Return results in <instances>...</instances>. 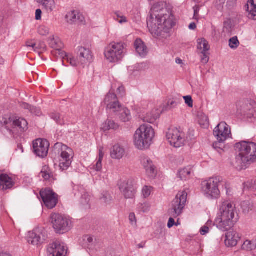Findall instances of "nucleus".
<instances>
[{"mask_svg": "<svg viewBox=\"0 0 256 256\" xmlns=\"http://www.w3.org/2000/svg\"><path fill=\"white\" fill-rule=\"evenodd\" d=\"M147 24L150 32L158 36L161 32H166L174 26V16L164 2L155 3L152 6Z\"/></svg>", "mask_w": 256, "mask_h": 256, "instance_id": "1", "label": "nucleus"}, {"mask_svg": "<svg viewBox=\"0 0 256 256\" xmlns=\"http://www.w3.org/2000/svg\"><path fill=\"white\" fill-rule=\"evenodd\" d=\"M239 220L238 210L236 204L230 200H223L220 202L219 212L214 220V224L222 232L228 231Z\"/></svg>", "mask_w": 256, "mask_h": 256, "instance_id": "2", "label": "nucleus"}, {"mask_svg": "<svg viewBox=\"0 0 256 256\" xmlns=\"http://www.w3.org/2000/svg\"><path fill=\"white\" fill-rule=\"evenodd\" d=\"M234 148L238 153L236 162L239 168H246L248 164L256 162V143L241 141L236 143Z\"/></svg>", "mask_w": 256, "mask_h": 256, "instance_id": "3", "label": "nucleus"}, {"mask_svg": "<svg viewBox=\"0 0 256 256\" xmlns=\"http://www.w3.org/2000/svg\"><path fill=\"white\" fill-rule=\"evenodd\" d=\"M155 132L152 127L148 124H142L134 134V144L139 150H147L152 144Z\"/></svg>", "mask_w": 256, "mask_h": 256, "instance_id": "4", "label": "nucleus"}, {"mask_svg": "<svg viewBox=\"0 0 256 256\" xmlns=\"http://www.w3.org/2000/svg\"><path fill=\"white\" fill-rule=\"evenodd\" d=\"M224 185L227 194H229V188L225 181H224L222 178L220 176H215L210 178L202 183V192L208 198L214 199L218 198L220 194L218 187Z\"/></svg>", "mask_w": 256, "mask_h": 256, "instance_id": "5", "label": "nucleus"}, {"mask_svg": "<svg viewBox=\"0 0 256 256\" xmlns=\"http://www.w3.org/2000/svg\"><path fill=\"white\" fill-rule=\"evenodd\" d=\"M187 196L188 194L186 192H179L175 198L172 201L171 208L168 210V214L171 216L168 223V228H172L175 224V221L173 218H177L182 214L186 206Z\"/></svg>", "mask_w": 256, "mask_h": 256, "instance_id": "6", "label": "nucleus"}, {"mask_svg": "<svg viewBox=\"0 0 256 256\" xmlns=\"http://www.w3.org/2000/svg\"><path fill=\"white\" fill-rule=\"evenodd\" d=\"M48 42L50 46L54 49L52 52V54L61 59L62 64L65 62L70 64H75L76 58L73 54L66 53L62 50L64 45L58 37L50 36L48 39Z\"/></svg>", "mask_w": 256, "mask_h": 256, "instance_id": "7", "label": "nucleus"}, {"mask_svg": "<svg viewBox=\"0 0 256 256\" xmlns=\"http://www.w3.org/2000/svg\"><path fill=\"white\" fill-rule=\"evenodd\" d=\"M54 151L58 156L59 167L62 170H66L71 165L74 156L72 150L62 143L56 144L54 147Z\"/></svg>", "mask_w": 256, "mask_h": 256, "instance_id": "8", "label": "nucleus"}, {"mask_svg": "<svg viewBox=\"0 0 256 256\" xmlns=\"http://www.w3.org/2000/svg\"><path fill=\"white\" fill-rule=\"evenodd\" d=\"M50 218L52 228L57 234H65L73 226L72 219L68 216L54 213L51 214Z\"/></svg>", "mask_w": 256, "mask_h": 256, "instance_id": "9", "label": "nucleus"}, {"mask_svg": "<svg viewBox=\"0 0 256 256\" xmlns=\"http://www.w3.org/2000/svg\"><path fill=\"white\" fill-rule=\"evenodd\" d=\"M126 46L124 42H111L105 50L106 58L112 63L121 60L126 52Z\"/></svg>", "mask_w": 256, "mask_h": 256, "instance_id": "10", "label": "nucleus"}, {"mask_svg": "<svg viewBox=\"0 0 256 256\" xmlns=\"http://www.w3.org/2000/svg\"><path fill=\"white\" fill-rule=\"evenodd\" d=\"M0 130H5V134L9 138H15L16 114L8 112L0 116Z\"/></svg>", "mask_w": 256, "mask_h": 256, "instance_id": "11", "label": "nucleus"}, {"mask_svg": "<svg viewBox=\"0 0 256 256\" xmlns=\"http://www.w3.org/2000/svg\"><path fill=\"white\" fill-rule=\"evenodd\" d=\"M166 136L170 144L174 148H179L186 144V138L184 134L176 128H169Z\"/></svg>", "mask_w": 256, "mask_h": 256, "instance_id": "12", "label": "nucleus"}, {"mask_svg": "<svg viewBox=\"0 0 256 256\" xmlns=\"http://www.w3.org/2000/svg\"><path fill=\"white\" fill-rule=\"evenodd\" d=\"M117 86L116 84H113L109 92L106 96L103 104L106 106L108 111L112 112H116L122 106L118 101L116 95L114 94V88Z\"/></svg>", "mask_w": 256, "mask_h": 256, "instance_id": "13", "label": "nucleus"}, {"mask_svg": "<svg viewBox=\"0 0 256 256\" xmlns=\"http://www.w3.org/2000/svg\"><path fill=\"white\" fill-rule=\"evenodd\" d=\"M214 134L219 142H224L232 138L230 128L226 122H221L214 128Z\"/></svg>", "mask_w": 256, "mask_h": 256, "instance_id": "14", "label": "nucleus"}, {"mask_svg": "<svg viewBox=\"0 0 256 256\" xmlns=\"http://www.w3.org/2000/svg\"><path fill=\"white\" fill-rule=\"evenodd\" d=\"M49 147V142L45 139L38 138L32 142L33 152L40 158L47 156Z\"/></svg>", "mask_w": 256, "mask_h": 256, "instance_id": "15", "label": "nucleus"}, {"mask_svg": "<svg viewBox=\"0 0 256 256\" xmlns=\"http://www.w3.org/2000/svg\"><path fill=\"white\" fill-rule=\"evenodd\" d=\"M40 196L45 204L49 209L56 206L58 202L56 194L50 189L46 188L40 191Z\"/></svg>", "mask_w": 256, "mask_h": 256, "instance_id": "16", "label": "nucleus"}, {"mask_svg": "<svg viewBox=\"0 0 256 256\" xmlns=\"http://www.w3.org/2000/svg\"><path fill=\"white\" fill-rule=\"evenodd\" d=\"M27 238L28 242L34 246L41 244L46 239L43 230L38 228L29 232Z\"/></svg>", "mask_w": 256, "mask_h": 256, "instance_id": "17", "label": "nucleus"}, {"mask_svg": "<svg viewBox=\"0 0 256 256\" xmlns=\"http://www.w3.org/2000/svg\"><path fill=\"white\" fill-rule=\"evenodd\" d=\"M120 190L126 198H133L136 190L132 180H128L122 182L120 185Z\"/></svg>", "mask_w": 256, "mask_h": 256, "instance_id": "18", "label": "nucleus"}, {"mask_svg": "<svg viewBox=\"0 0 256 256\" xmlns=\"http://www.w3.org/2000/svg\"><path fill=\"white\" fill-rule=\"evenodd\" d=\"M66 252V247L64 244H60L59 242L50 244L48 248V252L50 256H64Z\"/></svg>", "mask_w": 256, "mask_h": 256, "instance_id": "19", "label": "nucleus"}, {"mask_svg": "<svg viewBox=\"0 0 256 256\" xmlns=\"http://www.w3.org/2000/svg\"><path fill=\"white\" fill-rule=\"evenodd\" d=\"M65 20L66 22L70 24L78 23L84 24L85 23L84 16L77 10H72L68 12L65 16Z\"/></svg>", "mask_w": 256, "mask_h": 256, "instance_id": "20", "label": "nucleus"}, {"mask_svg": "<svg viewBox=\"0 0 256 256\" xmlns=\"http://www.w3.org/2000/svg\"><path fill=\"white\" fill-rule=\"evenodd\" d=\"M197 48L202 53V63H207L208 61V57L206 52L210 48V45L208 41L204 38H200L197 40Z\"/></svg>", "mask_w": 256, "mask_h": 256, "instance_id": "21", "label": "nucleus"}, {"mask_svg": "<svg viewBox=\"0 0 256 256\" xmlns=\"http://www.w3.org/2000/svg\"><path fill=\"white\" fill-rule=\"evenodd\" d=\"M78 55L82 62L92 63L94 62V56L91 50L84 46L78 47Z\"/></svg>", "mask_w": 256, "mask_h": 256, "instance_id": "22", "label": "nucleus"}, {"mask_svg": "<svg viewBox=\"0 0 256 256\" xmlns=\"http://www.w3.org/2000/svg\"><path fill=\"white\" fill-rule=\"evenodd\" d=\"M141 162L146 170L148 176L154 178L156 176V170L151 160L147 156L142 158Z\"/></svg>", "mask_w": 256, "mask_h": 256, "instance_id": "23", "label": "nucleus"}, {"mask_svg": "<svg viewBox=\"0 0 256 256\" xmlns=\"http://www.w3.org/2000/svg\"><path fill=\"white\" fill-rule=\"evenodd\" d=\"M240 236L235 230H230L226 234L224 243L228 247H234L237 245Z\"/></svg>", "mask_w": 256, "mask_h": 256, "instance_id": "24", "label": "nucleus"}, {"mask_svg": "<svg viewBox=\"0 0 256 256\" xmlns=\"http://www.w3.org/2000/svg\"><path fill=\"white\" fill-rule=\"evenodd\" d=\"M114 113L117 116L119 120L122 122H130L132 119V116L130 110L126 107L122 106L118 111Z\"/></svg>", "mask_w": 256, "mask_h": 256, "instance_id": "25", "label": "nucleus"}, {"mask_svg": "<svg viewBox=\"0 0 256 256\" xmlns=\"http://www.w3.org/2000/svg\"><path fill=\"white\" fill-rule=\"evenodd\" d=\"M74 190L78 191V193H75L74 194L80 196L82 204H88L90 199V196L83 186H76Z\"/></svg>", "mask_w": 256, "mask_h": 256, "instance_id": "26", "label": "nucleus"}, {"mask_svg": "<svg viewBox=\"0 0 256 256\" xmlns=\"http://www.w3.org/2000/svg\"><path fill=\"white\" fill-rule=\"evenodd\" d=\"M14 186L12 178L5 174H0V190H5L11 188Z\"/></svg>", "mask_w": 256, "mask_h": 256, "instance_id": "27", "label": "nucleus"}, {"mask_svg": "<svg viewBox=\"0 0 256 256\" xmlns=\"http://www.w3.org/2000/svg\"><path fill=\"white\" fill-rule=\"evenodd\" d=\"M99 202L104 206H110L113 202V198L112 194L108 190H102L100 194Z\"/></svg>", "mask_w": 256, "mask_h": 256, "instance_id": "28", "label": "nucleus"}, {"mask_svg": "<svg viewBox=\"0 0 256 256\" xmlns=\"http://www.w3.org/2000/svg\"><path fill=\"white\" fill-rule=\"evenodd\" d=\"M36 2L42 10L48 13L52 12L56 8L54 0H36Z\"/></svg>", "mask_w": 256, "mask_h": 256, "instance_id": "29", "label": "nucleus"}, {"mask_svg": "<svg viewBox=\"0 0 256 256\" xmlns=\"http://www.w3.org/2000/svg\"><path fill=\"white\" fill-rule=\"evenodd\" d=\"M134 46L136 53L140 56L144 58L147 54V48L140 39H136L134 42Z\"/></svg>", "mask_w": 256, "mask_h": 256, "instance_id": "30", "label": "nucleus"}, {"mask_svg": "<svg viewBox=\"0 0 256 256\" xmlns=\"http://www.w3.org/2000/svg\"><path fill=\"white\" fill-rule=\"evenodd\" d=\"M248 17L256 20V0H248L246 4Z\"/></svg>", "mask_w": 256, "mask_h": 256, "instance_id": "31", "label": "nucleus"}, {"mask_svg": "<svg viewBox=\"0 0 256 256\" xmlns=\"http://www.w3.org/2000/svg\"><path fill=\"white\" fill-rule=\"evenodd\" d=\"M124 154V150L119 144L114 145L110 150V156L114 159H120Z\"/></svg>", "mask_w": 256, "mask_h": 256, "instance_id": "32", "label": "nucleus"}, {"mask_svg": "<svg viewBox=\"0 0 256 256\" xmlns=\"http://www.w3.org/2000/svg\"><path fill=\"white\" fill-rule=\"evenodd\" d=\"M192 172V168L189 166L180 169L178 172L177 176L180 180H186L190 178Z\"/></svg>", "mask_w": 256, "mask_h": 256, "instance_id": "33", "label": "nucleus"}, {"mask_svg": "<svg viewBox=\"0 0 256 256\" xmlns=\"http://www.w3.org/2000/svg\"><path fill=\"white\" fill-rule=\"evenodd\" d=\"M119 128L118 124L112 120H106L101 126V129L104 131H108L110 130H116Z\"/></svg>", "mask_w": 256, "mask_h": 256, "instance_id": "34", "label": "nucleus"}, {"mask_svg": "<svg viewBox=\"0 0 256 256\" xmlns=\"http://www.w3.org/2000/svg\"><path fill=\"white\" fill-rule=\"evenodd\" d=\"M113 18L115 21L120 24L128 23V18L120 11L114 12Z\"/></svg>", "mask_w": 256, "mask_h": 256, "instance_id": "35", "label": "nucleus"}, {"mask_svg": "<svg viewBox=\"0 0 256 256\" xmlns=\"http://www.w3.org/2000/svg\"><path fill=\"white\" fill-rule=\"evenodd\" d=\"M28 130V122L22 118L17 120V132L24 133Z\"/></svg>", "mask_w": 256, "mask_h": 256, "instance_id": "36", "label": "nucleus"}, {"mask_svg": "<svg viewBox=\"0 0 256 256\" xmlns=\"http://www.w3.org/2000/svg\"><path fill=\"white\" fill-rule=\"evenodd\" d=\"M28 46L32 47L34 50H38V52H42L46 50V45L44 42H38L36 43H32V44H28Z\"/></svg>", "mask_w": 256, "mask_h": 256, "instance_id": "37", "label": "nucleus"}, {"mask_svg": "<svg viewBox=\"0 0 256 256\" xmlns=\"http://www.w3.org/2000/svg\"><path fill=\"white\" fill-rule=\"evenodd\" d=\"M198 122L199 124L204 128L208 126V118L206 115L204 114H200L198 115Z\"/></svg>", "mask_w": 256, "mask_h": 256, "instance_id": "38", "label": "nucleus"}, {"mask_svg": "<svg viewBox=\"0 0 256 256\" xmlns=\"http://www.w3.org/2000/svg\"><path fill=\"white\" fill-rule=\"evenodd\" d=\"M50 118L58 124L62 125L65 124L66 120L64 117L60 113L53 112L51 114Z\"/></svg>", "mask_w": 256, "mask_h": 256, "instance_id": "39", "label": "nucleus"}, {"mask_svg": "<svg viewBox=\"0 0 256 256\" xmlns=\"http://www.w3.org/2000/svg\"><path fill=\"white\" fill-rule=\"evenodd\" d=\"M256 248V243L254 241L246 240L242 246V249L247 251H252Z\"/></svg>", "mask_w": 256, "mask_h": 256, "instance_id": "40", "label": "nucleus"}, {"mask_svg": "<svg viewBox=\"0 0 256 256\" xmlns=\"http://www.w3.org/2000/svg\"><path fill=\"white\" fill-rule=\"evenodd\" d=\"M153 190V188L151 186H144L142 190V197L144 198H148Z\"/></svg>", "mask_w": 256, "mask_h": 256, "instance_id": "41", "label": "nucleus"}, {"mask_svg": "<svg viewBox=\"0 0 256 256\" xmlns=\"http://www.w3.org/2000/svg\"><path fill=\"white\" fill-rule=\"evenodd\" d=\"M232 21L230 18H226L224 22V31L227 32H230L232 29Z\"/></svg>", "mask_w": 256, "mask_h": 256, "instance_id": "42", "label": "nucleus"}, {"mask_svg": "<svg viewBox=\"0 0 256 256\" xmlns=\"http://www.w3.org/2000/svg\"><path fill=\"white\" fill-rule=\"evenodd\" d=\"M157 118V116L152 112L147 113L142 118L144 122L148 123H153Z\"/></svg>", "mask_w": 256, "mask_h": 256, "instance_id": "43", "label": "nucleus"}, {"mask_svg": "<svg viewBox=\"0 0 256 256\" xmlns=\"http://www.w3.org/2000/svg\"><path fill=\"white\" fill-rule=\"evenodd\" d=\"M150 204L147 202L141 203L138 205L137 208L140 212H146L150 210Z\"/></svg>", "mask_w": 256, "mask_h": 256, "instance_id": "44", "label": "nucleus"}, {"mask_svg": "<svg viewBox=\"0 0 256 256\" xmlns=\"http://www.w3.org/2000/svg\"><path fill=\"white\" fill-rule=\"evenodd\" d=\"M38 32L41 36H46L50 33V28L46 26L41 25L38 28Z\"/></svg>", "mask_w": 256, "mask_h": 256, "instance_id": "45", "label": "nucleus"}, {"mask_svg": "<svg viewBox=\"0 0 256 256\" xmlns=\"http://www.w3.org/2000/svg\"><path fill=\"white\" fill-rule=\"evenodd\" d=\"M240 44L237 36H234L229 40V46L232 49L236 48Z\"/></svg>", "mask_w": 256, "mask_h": 256, "instance_id": "46", "label": "nucleus"}, {"mask_svg": "<svg viewBox=\"0 0 256 256\" xmlns=\"http://www.w3.org/2000/svg\"><path fill=\"white\" fill-rule=\"evenodd\" d=\"M178 104V102L177 100L174 98H169L168 102H167V106L168 109H170L172 108H174L177 106V105Z\"/></svg>", "mask_w": 256, "mask_h": 256, "instance_id": "47", "label": "nucleus"}, {"mask_svg": "<svg viewBox=\"0 0 256 256\" xmlns=\"http://www.w3.org/2000/svg\"><path fill=\"white\" fill-rule=\"evenodd\" d=\"M91 169L96 172L100 171L102 169V160H97L96 163L92 166Z\"/></svg>", "mask_w": 256, "mask_h": 256, "instance_id": "48", "label": "nucleus"}, {"mask_svg": "<svg viewBox=\"0 0 256 256\" xmlns=\"http://www.w3.org/2000/svg\"><path fill=\"white\" fill-rule=\"evenodd\" d=\"M245 186L252 190H256V180H251L245 183Z\"/></svg>", "mask_w": 256, "mask_h": 256, "instance_id": "49", "label": "nucleus"}, {"mask_svg": "<svg viewBox=\"0 0 256 256\" xmlns=\"http://www.w3.org/2000/svg\"><path fill=\"white\" fill-rule=\"evenodd\" d=\"M30 111V112L36 116H40L42 114V112L40 108L34 107L31 106Z\"/></svg>", "mask_w": 256, "mask_h": 256, "instance_id": "50", "label": "nucleus"}, {"mask_svg": "<svg viewBox=\"0 0 256 256\" xmlns=\"http://www.w3.org/2000/svg\"><path fill=\"white\" fill-rule=\"evenodd\" d=\"M185 103L190 108H192L193 106V100H192V96H184L183 97Z\"/></svg>", "mask_w": 256, "mask_h": 256, "instance_id": "51", "label": "nucleus"}, {"mask_svg": "<svg viewBox=\"0 0 256 256\" xmlns=\"http://www.w3.org/2000/svg\"><path fill=\"white\" fill-rule=\"evenodd\" d=\"M117 93L119 96L123 97L125 95V89L123 86L119 84L117 88Z\"/></svg>", "mask_w": 256, "mask_h": 256, "instance_id": "52", "label": "nucleus"}, {"mask_svg": "<svg viewBox=\"0 0 256 256\" xmlns=\"http://www.w3.org/2000/svg\"><path fill=\"white\" fill-rule=\"evenodd\" d=\"M209 223H210V224L212 223V221H210V222L208 221L206 224V226H204L200 228V232L201 234L205 235L208 232L209 228L208 226L209 224Z\"/></svg>", "mask_w": 256, "mask_h": 256, "instance_id": "53", "label": "nucleus"}, {"mask_svg": "<svg viewBox=\"0 0 256 256\" xmlns=\"http://www.w3.org/2000/svg\"><path fill=\"white\" fill-rule=\"evenodd\" d=\"M226 0H216V6L219 10H222L223 8L224 5L226 2Z\"/></svg>", "mask_w": 256, "mask_h": 256, "instance_id": "54", "label": "nucleus"}, {"mask_svg": "<svg viewBox=\"0 0 256 256\" xmlns=\"http://www.w3.org/2000/svg\"><path fill=\"white\" fill-rule=\"evenodd\" d=\"M246 107H248V106H244V114H246V115H247V116L248 117V118H251V117H254V114H253V110H252L251 112V110H250V112H248L247 111L248 109L246 108Z\"/></svg>", "mask_w": 256, "mask_h": 256, "instance_id": "55", "label": "nucleus"}, {"mask_svg": "<svg viewBox=\"0 0 256 256\" xmlns=\"http://www.w3.org/2000/svg\"><path fill=\"white\" fill-rule=\"evenodd\" d=\"M42 10L40 9H37L36 10V20H40L42 19Z\"/></svg>", "mask_w": 256, "mask_h": 256, "instance_id": "56", "label": "nucleus"}, {"mask_svg": "<svg viewBox=\"0 0 256 256\" xmlns=\"http://www.w3.org/2000/svg\"><path fill=\"white\" fill-rule=\"evenodd\" d=\"M40 174L45 180H48L50 178V174L48 172H41Z\"/></svg>", "mask_w": 256, "mask_h": 256, "instance_id": "57", "label": "nucleus"}, {"mask_svg": "<svg viewBox=\"0 0 256 256\" xmlns=\"http://www.w3.org/2000/svg\"><path fill=\"white\" fill-rule=\"evenodd\" d=\"M194 15L193 18L194 20H196L198 21V12H199V8L198 7H194Z\"/></svg>", "mask_w": 256, "mask_h": 256, "instance_id": "58", "label": "nucleus"}, {"mask_svg": "<svg viewBox=\"0 0 256 256\" xmlns=\"http://www.w3.org/2000/svg\"><path fill=\"white\" fill-rule=\"evenodd\" d=\"M20 106L24 109H27L30 110L31 106L26 102L20 103Z\"/></svg>", "mask_w": 256, "mask_h": 256, "instance_id": "59", "label": "nucleus"}, {"mask_svg": "<svg viewBox=\"0 0 256 256\" xmlns=\"http://www.w3.org/2000/svg\"><path fill=\"white\" fill-rule=\"evenodd\" d=\"M104 152H103V148H101L99 150L98 158V160H102L104 158Z\"/></svg>", "mask_w": 256, "mask_h": 256, "instance_id": "60", "label": "nucleus"}, {"mask_svg": "<svg viewBox=\"0 0 256 256\" xmlns=\"http://www.w3.org/2000/svg\"><path fill=\"white\" fill-rule=\"evenodd\" d=\"M129 219L131 222H136V220L134 214L130 213L129 216Z\"/></svg>", "mask_w": 256, "mask_h": 256, "instance_id": "61", "label": "nucleus"}, {"mask_svg": "<svg viewBox=\"0 0 256 256\" xmlns=\"http://www.w3.org/2000/svg\"><path fill=\"white\" fill-rule=\"evenodd\" d=\"M188 28L190 30H194L196 28V26L195 22H191L188 26Z\"/></svg>", "mask_w": 256, "mask_h": 256, "instance_id": "62", "label": "nucleus"}, {"mask_svg": "<svg viewBox=\"0 0 256 256\" xmlns=\"http://www.w3.org/2000/svg\"><path fill=\"white\" fill-rule=\"evenodd\" d=\"M0 256H12L7 252H1V253H0Z\"/></svg>", "mask_w": 256, "mask_h": 256, "instance_id": "63", "label": "nucleus"}, {"mask_svg": "<svg viewBox=\"0 0 256 256\" xmlns=\"http://www.w3.org/2000/svg\"><path fill=\"white\" fill-rule=\"evenodd\" d=\"M176 62L177 64H181L182 63V60L180 58H176Z\"/></svg>", "mask_w": 256, "mask_h": 256, "instance_id": "64", "label": "nucleus"}]
</instances>
